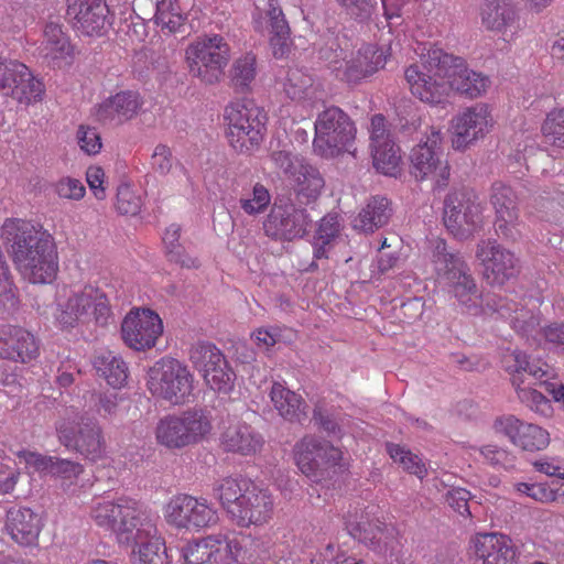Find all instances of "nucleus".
I'll use <instances>...</instances> for the list:
<instances>
[{"instance_id": "1", "label": "nucleus", "mask_w": 564, "mask_h": 564, "mask_svg": "<svg viewBox=\"0 0 564 564\" xmlns=\"http://www.w3.org/2000/svg\"><path fill=\"white\" fill-rule=\"evenodd\" d=\"M89 519L119 545L132 547L134 564H167L165 541L151 511L140 501L130 497L96 500Z\"/></svg>"}, {"instance_id": "2", "label": "nucleus", "mask_w": 564, "mask_h": 564, "mask_svg": "<svg viewBox=\"0 0 564 564\" xmlns=\"http://www.w3.org/2000/svg\"><path fill=\"white\" fill-rule=\"evenodd\" d=\"M0 239L25 281L32 284L55 281L59 269L57 246L42 225L22 218H7L0 227Z\"/></svg>"}, {"instance_id": "3", "label": "nucleus", "mask_w": 564, "mask_h": 564, "mask_svg": "<svg viewBox=\"0 0 564 564\" xmlns=\"http://www.w3.org/2000/svg\"><path fill=\"white\" fill-rule=\"evenodd\" d=\"M429 259L437 279L445 282L464 313L471 316L509 314L506 305L497 306L498 296L482 295L467 263L458 253L448 250L444 239L430 241Z\"/></svg>"}, {"instance_id": "4", "label": "nucleus", "mask_w": 564, "mask_h": 564, "mask_svg": "<svg viewBox=\"0 0 564 564\" xmlns=\"http://www.w3.org/2000/svg\"><path fill=\"white\" fill-rule=\"evenodd\" d=\"M214 496L239 528L263 527L273 519V495L249 479L223 478L215 485Z\"/></svg>"}, {"instance_id": "5", "label": "nucleus", "mask_w": 564, "mask_h": 564, "mask_svg": "<svg viewBox=\"0 0 564 564\" xmlns=\"http://www.w3.org/2000/svg\"><path fill=\"white\" fill-rule=\"evenodd\" d=\"M56 327L72 330L94 323L106 327L113 315L106 293L91 284L78 288L64 286L56 296L53 313Z\"/></svg>"}, {"instance_id": "6", "label": "nucleus", "mask_w": 564, "mask_h": 564, "mask_svg": "<svg viewBox=\"0 0 564 564\" xmlns=\"http://www.w3.org/2000/svg\"><path fill=\"white\" fill-rule=\"evenodd\" d=\"M390 55V47L364 44L348 56L334 37L318 48V58L327 63L337 79L347 84H358L373 75L384 67Z\"/></svg>"}, {"instance_id": "7", "label": "nucleus", "mask_w": 564, "mask_h": 564, "mask_svg": "<svg viewBox=\"0 0 564 564\" xmlns=\"http://www.w3.org/2000/svg\"><path fill=\"white\" fill-rule=\"evenodd\" d=\"M267 112L251 100H236L224 109L225 138L238 154L251 155L261 145L267 131Z\"/></svg>"}, {"instance_id": "8", "label": "nucleus", "mask_w": 564, "mask_h": 564, "mask_svg": "<svg viewBox=\"0 0 564 564\" xmlns=\"http://www.w3.org/2000/svg\"><path fill=\"white\" fill-rule=\"evenodd\" d=\"M502 365L511 376V383L516 389L519 401L535 414L542 417H552L554 413L551 401L540 391L525 383L524 376L529 375L536 381L543 378L554 377L553 368L541 359L531 360L530 357L519 350H508L502 357Z\"/></svg>"}, {"instance_id": "9", "label": "nucleus", "mask_w": 564, "mask_h": 564, "mask_svg": "<svg viewBox=\"0 0 564 564\" xmlns=\"http://www.w3.org/2000/svg\"><path fill=\"white\" fill-rule=\"evenodd\" d=\"M213 429V419L208 410L189 408L162 416L155 425L154 435L160 446L177 451L207 440Z\"/></svg>"}, {"instance_id": "10", "label": "nucleus", "mask_w": 564, "mask_h": 564, "mask_svg": "<svg viewBox=\"0 0 564 564\" xmlns=\"http://www.w3.org/2000/svg\"><path fill=\"white\" fill-rule=\"evenodd\" d=\"M445 53L441 48L429 50L426 56L404 69V79L413 97L430 106L447 102L448 68Z\"/></svg>"}, {"instance_id": "11", "label": "nucleus", "mask_w": 564, "mask_h": 564, "mask_svg": "<svg viewBox=\"0 0 564 564\" xmlns=\"http://www.w3.org/2000/svg\"><path fill=\"white\" fill-rule=\"evenodd\" d=\"M195 377L188 366L171 356L156 360L147 371L145 386L158 401L184 405L194 398Z\"/></svg>"}, {"instance_id": "12", "label": "nucleus", "mask_w": 564, "mask_h": 564, "mask_svg": "<svg viewBox=\"0 0 564 564\" xmlns=\"http://www.w3.org/2000/svg\"><path fill=\"white\" fill-rule=\"evenodd\" d=\"M313 149L322 158H336L356 151V126L339 107L332 106L318 113L314 123Z\"/></svg>"}, {"instance_id": "13", "label": "nucleus", "mask_w": 564, "mask_h": 564, "mask_svg": "<svg viewBox=\"0 0 564 564\" xmlns=\"http://www.w3.org/2000/svg\"><path fill=\"white\" fill-rule=\"evenodd\" d=\"M443 139L441 127L425 124L422 138L410 154L412 175L420 182H432L433 189H444L451 178L449 163L441 155Z\"/></svg>"}, {"instance_id": "14", "label": "nucleus", "mask_w": 564, "mask_h": 564, "mask_svg": "<svg viewBox=\"0 0 564 564\" xmlns=\"http://www.w3.org/2000/svg\"><path fill=\"white\" fill-rule=\"evenodd\" d=\"M250 558L246 540L227 533L197 538L184 547L185 564H248Z\"/></svg>"}, {"instance_id": "15", "label": "nucleus", "mask_w": 564, "mask_h": 564, "mask_svg": "<svg viewBox=\"0 0 564 564\" xmlns=\"http://www.w3.org/2000/svg\"><path fill=\"white\" fill-rule=\"evenodd\" d=\"M165 522L176 530L199 532L216 527L219 513L205 497L176 494L163 507Z\"/></svg>"}, {"instance_id": "16", "label": "nucleus", "mask_w": 564, "mask_h": 564, "mask_svg": "<svg viewBox=\"0 0 564 564\" xmlns=\"http://www.w3.org/2000/svg\"><path fill=\"white\" fill-rule=\"evenodd\" d=\"M185 57L192 76L214 85L224 76L230 58V46L221 35H205L192 42Z\"/></svg>"}, {"instance_id": "17", "label": "nucleus", "mask_w": 564, "mask_h": 564, "mask_svg": "<svg viewBox=\"0 0 564 564\" xmlns=\"http://www.w3.org/2000/svg\"><path fill=\"white\" fill-rule=\"evenodd\" d=\"M56 433L61 444L89 462L96 463L106 457V437L95 419L80 417L77 421L69 415L63 416L56 423Z\"/></svg>"}, {"instance_id": "18", "label": "nucleus", "mask_w": 564, "mask_h": 564, "mask_svg": "<svg viewBox=\"0 0 564 564\" xmlns=\"http://www.w3.org/2000/svg\"><path fill=\"white\" fill-rule=\"evenodd\" d=\"M444 225L458 239H467L484 226V206L470 189L449 192L444 200Z\"/></svg>"}, {"instance_id": "19", "label": "nucleus", "mask_w": 564, "mask_h": 564, "mask_svg": "<svg viewBox=\"0 0 564 564\" xmlns=\"http://www.w3.org/2000/svg\"><path fill=\"white\" fill-rule=\"evenodd\" d=\"M294 460L303 475L313 482H321L336 473L343 452L329 442L306 435L294 446Z\"/></svg>"}, {"instance_id": "20", "label": "nucleus", "mask_w": 564, "mask_h": 564, "mask_svg": "<svg viewBox=\"0 0 564 564\" xmlns=\"http://www.w3.org/2000/svg\"><path fill=\"white\" fill-rule=\"evenodd\" d=\"M189 360L213 391L223 394L232 391L236 375L216 345L208 341L195 344L189 350Z\"/></svg>"}, {"instance_id": "21", "label": "nucleus", "mask_w": 564, "mask_h": 564, "mask_svg": "<svg viewBox=\"0 0 564 564\" xmlns=\"http://www.w3.org/2000/svg\"><path fill=\"white\" fill-rule=\"evenodd\" d=\"M494 118L490 107L485 102H477L466 107L452 119V148L465 151L476 141L484 139L494 128Z\"/></svg>"}, {"instance_id": "22", "label": "nucleus", "mask_w": 564, "mask_h": 564, "mask_svg": "<svg viewBox=\"0 0 564 564\" xmlns=\"http://www.w3.org/2000/svg\"><path fill=\"white\" fill-rule=\"evenodd\" d=\"M0 91L20 104L30 105L43 99L45 86L25 64L0 59Z\"/></svg>"}, {"instance_id": "23", "label": "nucleus", "mask_w": 564, "mask_h": 564, "mask_svg": "<svg viewBox=\"0 0 564 564\" xmlns=\"http://www.w3.org/2000/svg\"><path fill=\"white\" fill-rule=\"evenodd\" d=\"M479 18L487 32L499 35L507 43L514 42L525 26L513 0H482Z\"/></svg>"}, {"instance_id": "24", "label": "nucleus", "mask_w": 564, "mask_h": 564, "mask_svg": "<svg viewBox=\"0 0 564 564\" xmlns=\"http://www.w3.org/2000/svg\"><path fill=\"white\" fill-rule=\"evenodd\" d=\"M348 533L365 543L376 552H387L399 546L395 538V528L381 521L370 511L361 510L349 513L346 519Z\"/></svg>"}, {"instance_id": "25", "label": "nucleus", "mask_w": 564, "mask_h": 564, "mask_svg": "<svg viewBox=\"0 0 564 564\" xmlns=\"http://www.w3.org/2000/svg\"><path fill=\"white\" fill-rule=\"evenodd\" d=\"M476 259L482 267L484 279L491 285H503L519 273V259L514 252L496 239H482L477 243Z\"/></svg>"}, {"instance_id": "26", "label": "nucleus", "mask_w": 564, "mask_h": 564, "mask_svg": "<svg viewBox=\"0 0 564 564\" xmlns=\"http://www.w3.org/2000/svg\"><path fill=\"white\" fill-rule=\"evenodd\" d=\"M163 334V322L158 313L150 308L130 311L121 323L123 343L135 351L153 348Z\"/></svg>"}, {"instance_id": "27", "label": "nucleus", "mask_w": 564, "mask_h": 564, "mask_svg": "<svg viewBox=\"0 0 564 564\" xmlns=\"http://www.w3.org/2000/svg\"><path fill=\"white\" fill-rule=\"evenodd\" d=\"M490 204L495 209V230L502 239L516 242L521 237L518 197L502 182H496L490 191Z\"/></svg>"}, {"instance_id": "28", "label": "nucleus", "mask_w": 564, "mask_h": 564, "mask_svg": "<svg viewBox=\"0 0 564 564\" xmlns=\"http://www.w3.org/2000/svg\"><path fill=\"white\" fill-rule=\"evenodd\" d=\"M312 219L305 209L294 205H274L263 221L264 234L280 241H292L306 235Z\"/></svg>"}, {"instance_id": "29", "label": "nucleus", "mask_w": 564, "mask_h": 564, "mask_svg": "<svg viewBox=\"0 0 564 564\" xmlns=\"http://www.w3.org/2000/svg\"><path fill=\"white\" fill-rule=\"evenodd\" d=\"M495 429L503 434L516 447L525 452H540L545 449L550 442V433L542 426L525 422L509 414L495 421Z\"/></svg>"}, {"instance_id": "30", "label": "nucleus", "mask_w": 564, "mask_h": 564, "mask_svg": "<svg viewBox=\"0 0 564 564\" xmlns=\"http://www.w3.org/2000/svg\"><path fill=\"white\" fill-rule=\"evenodd\" d=\"M470 550L475 564H518L517 547L503 533H476L470 539Z\"/></svg>"}, {"instance_id": "31", "label": "nucleus", "mask_w": 564, "mask_h": 564, "mask_svg": "<svg viewBox=\"0 0 564 564\" xmlns=\"http://www.w3.org/2000/svg\"><path fill=\"white\" fill-rule=\"evenodd\" d=\"M105 0H68L66 17L73 28L87 36H101L108 23Z\"/></svg>"}, {"instance_id": "32", "label": "nucleus", "mask_w": 564, "mask_h": 564, "mask_svg": "<svg viewBox=\"0 0 564 564\" xmlns=\"http://www.w3.org/2000/svg\"><path fill=\"white\" fill-rule=\"evenodd\" d=\"M40 356V340L22 326H0V358L29 364Z\"/></svg>"}, {"instance_id": "33", "label": "nucleus", "mask_w": 564, "mask_h": 564, "mask_svg": "<svg viewBox=\"0 0 564 564\" xmlns=\"http://www.w3.org/2000/svg\"><path fill=\"white\" fill-rule=\"evenodd\" d=\"M143 106L138 91L120 90L94 107L95 119L101 124L121 126L134 119Z\"/></svg>"}, {"instance_id": "34", "label": "nucleus", "mask_w": 564, "mask_h": 564, "mask_svg": "<svg viewBox=\"0 0 564 564\" xmlns=\"http://www.w3.org/2000/svg\"><path fill=\"white\" fill-rule=\"evenodd\" d=\"M448 70V93L455 90L468 98H478L489 88L490 78L480 72L470 69L463 57L447 53L445 61Z\"/></svg>"}, {"instance_id": "35", "label": "nucleus", "mask_w": 564, "mask_h": 564, "mask_svg": "<svg viewBox=\"0 0 564 564\" xmlns=\"http://www.w3.org/2000/svg\"><path fill=\"white\" fill-rule=\"evenodd\" d=\"M43 525L42 517L29 507H11L6 513V532L21 546L37 545Z\"/></svg>"}, {"instance_id": "36", "label": "nucleus", "mask_w": 564, "mask_h": 564, "mask_svg": "<svg viewBox=\"0 0 564 564\" xmlns=\"http://www.w3.org/2000/svg\"><path fill=\"white\" fill-rule=\"evenodd\" d=\"M220 444L226 452L251 456L261 449L263 438L250 424L232 417L221 432Z\"/></svg>"}, {"instance_id": "37", "label": "nucleus", "mask_w": 564, "mask_h": 564, "mask_svg": "<svg viewBox=\"0 0 564 564\" xmlns=\"http://www.w3.org/2000/svg\"><path fill=\"white\" fill-rule=\"evenodd\" d=\"M268 394L274 410L285 421L302 422L307 417L308 405L305 399L284 382L273 381Z\"/></svg>"}, {"instance_id": "38", "label": "nucleus", "mask_w": 564, "mask_h": 564, "mask_svg": "<svg viewBox=\"0 0 564 564\" xmlns=\"http://www.w3.org/2000/svg\"><path fill=\"white\" fill-rule=\"evenodd\" d=\"M391 217L390 202L386 197L372 196L354 220V228L373 232L388 224Z\"/></svg>"}, {"instance_id": "39", "label": "nucleus", "mask_w": 564, "mask_h": 564, "mask_svg": "<svg viewBox=\"0 0 564 564\" xmlns=\"http://www.w3.org/2000/svg\"><path fill=\"white\" fill-rule=\"evenodd\" d=\"M41 52L46 59L53 62L73 57L74 47L61 24L50 22L45 25Z\"/></svg>"}, {"instance_id": "40", "label": "nucleus", "mask_w": 564, "mask_h": 564, "mask_svg": "<svg viewBox=\"0 0 564 564\" xmlns=\"http://www.w3.org/2000/svg\"><path fill=\"white\" fill-rule=\"evenodd\" d=\"M506 305L509 312L508 315L498 314L501 318L508 319L511 327L519 334L524 336H531L534 332H536L540 322L541 314L540 312H534L535 305L533 304L532 308L527 306H521L512 301L507 299L498 297L497 306Z\"/></svg>"}, {"instance_id": "41", "label": "nucleus", "mask_w": 564, "mask_h": 564, "mask_svg": "<svg viewBox=\"0 0 564 564\" xmlns=\"http://www.w3.org/2000/svg\"><path fill=\"white\" fill-rule=\"evenodd\" d=\"M283 89L290 99L297 102H313L319 94V86L315 84V79L300 68L288 70Z\"/></svg>"}, {"instance_id": "42", "label": "nucleus", "mask_w": 564, "mask_h": 564, "mask_svg": "<svg viewBox=\"0 0 564 564\" xmlns=\"http://www.w3.org/2000/svg\"><path fill=\"white\" fill-rule=\"evenodd\" d=\"M371 154L376 170L388 176H397L402 171V154L393 139L371 144Z\"/></svg>"}, {"instance_id": "43", "label": "nucleus", "mask_w": 564, "mask_h": 564, "mask_svg": "<svg viewBox=\"0 0 564 564\" xmlns=\"http://www.w3.org/2000/svg\"><path fill=\"white\" fill-rule=\"evenodd\" d=\"M94 368L113 388H121L128 380V366L121 356L112 351L100 352L94 359Z\"/></svg>"}, {"instance_id": "44", "label": "nucleus", "mask_w": 564, "mask_h": 564, "mask_svg": "<svg viewBox=\"0 0 564 564\" xmlns=\"http://www.w3.org/2000/svg\"><path fill=\"white\" fill-rule=\"evenodd\" d=\"M252 25L256 32L264 35L289 25L279 0H267L262 7H257L252 14Z\"/></svg>"}, {"instance_id": "45", "label": "nucleus", "mask_w": 564, "mask_h": 564, "mask_svg": "<svg viewBox=\"0 0 564 564\" xmlns=\"http://www.w3.org/2000/svg\"><path fill=\"white\" fill-rule=\"evenodd\" d=\"M341 225L337 214H327L324 216L313 237L314 259H327L332 242L338 237Z\"/></svg>"}, {"instance_id": "46", "label": "nucleus", "mask_w": 564, "mask_h": 564, "mask_svg": "<svg viewBox=\"0 0 564 564\" xmlns=\"http://www.w3.org/2000/svg\"><path fill=\"white\" fill-rule=\"evenodd\" d=\"M256 76L257 57L253 53H246L232 63L230 80L235 89L241 93L249 90Z\"/></svg>"}, {"instance_id": "47", "label": "nucleus", "mask_w": 564, "mask_h": 564, "mask_svg": "<svg viewBox=\"0 0 564 564\" xmlns=\"http://www.w3.org/2000/svg\"><path fill=\"white\" fill-rule=\"evenodd\" d=\"M514 488L518 492L542 503L554 502L564 497V482L557 480L545 484L518 482Z\"/></svg>"}, {"instance_id": "48", "label": "nucleus", "mask_w": 564, "mask_h": 564, "mask_svg": "<svg viewBox=\"0 0 564 564\" xmlns=\"http://www.w3.org/2000/svg\"><path fill=\"white\" fill-rule=\"evenodd\" d=\"M180 237L181 227L176 224L170 225L164 231L162 240L169 260L185 268H197V259L192 258L185 253L183 246L178 242Z\"/></svg>"}, {"instance_id": "49", "label": "nucleus", "mask_w": 564, "mask_h": 564, "mask_svg": "<svg viewBox=\"0 0 564 564\" xmlns=\"http://www.w3.org/2000/svg\"><path fill=\"white\" fill-rule=\"evenodd\" d=\"M387 453L390 458L399 464L406 473L423 479L427 475V469L422 459L405 446L394 443H387Z\"/></svg>"}, {"instance_id": "50", "label": "nucleus", "mask_w": 564, "mask_h": 564, "mask_svg": "<svg viewBox=\"0 0 564 564\" xmlns=\"http://www.w3.org/2000/svg\"><path fill=\"white\" fill-rule=\"evenodd\" d=\"M541 133L549 145L564 150V107L553 108L546 113Z\"/></svg>"}, {"instance_id": "51", "label": "nucleus", "mask_w": 564, "mask_h": 564, "mask_svg": "<svg viewBox=\"0 0 564 564\" xmlns=\"http://www.w3.org/2000/svg\"><path fill=\"white\" fill-rule=\"evenodd\" d=\"M297 194L308 200L317 198L324 187V178L318 170L310 165H301L296 176Z\"/></svg>"}, {"instance_id": "52", "label": "nucleus", "mask_w": 564, "mask_h": 564, "mask_svg": "<svg viewBox=\"0 0 564 564\" xmlns=\"http://www.w3.org/2000/svg\"><path fill=\"white\" fill-rule=\"evenodd\" d=\"M239 203L241 209L247 215L256 216L267 210L271 203V195L263 184L256 183L252 187L251 196L241 197Z\"/></svg>"}, {"instance_id": "53", "label": "nucleus", "mask_w": 564, "mask_h": 564, "mask_svg": "<svg viewBox=\"0 0 564 564\" xmlns=\"http://www.w3.org/2000/svg\"><path fill=\"white\" fill-rule=\"evenodd\" d=\"M156 18L171 32H175L184 21L178 0L159 1L156 4Z\"/></svg>"}, {"instance_id": "54", "label": "nucleus", "mask_w": 564, "mask_h": 564, "mask_svg": "<svg viewBox=\"0 0 564 564\" xmlns=\"http://www.w3.org/2000/svg\"><path fill=\"white\" fill-rule=\"evenodd\" d=\"M79 149L87 155H97L102 149L101 135L96 127L79 124L76 130Z\"/></svg>"}, {"instance_id": "55", "label": "nucleus", "mask_w": 564, "mask_h": 564, "mask_svg": "<svg viewBox=\"0 0 564 564\" xmlns=\"http://www.w3.org/2000/svg\"><path fill=\"white\" fill-rule=\"evenodd\" d=\"M142 207V199L128 184H122L117 191L116 208L121 215H137Z\"/></svg>"}, {"instance_id": "56", "label": "nucleus", "mask_w": 564, "mask_h": 564, "mask_svg": "<svg viewBox=\"0 0 564 564\" xmlns=\"http://www.w3.org/2000/svg\"><path fill=\"white\" fill-rule=\"evenodd\" d=\"M316 564H365L362 560L348 555L339 545L329 543L315 558Z\"/></svg>"}, {"instance_id": "57", "label": "nucleus", "mask_w": 564, "mask_h": 564, "mask_svg": "<svg viewBox=\"0 0 564 564\" xmlns=\"http://www.w3.org/2000/svg\"><path fill=\"white\" fill-rule=\"evenodd\" d=\"M54 193L62 199L79 200L85 196L84 184L69 176L62 177L53 184Z\"/></svg>"}, {"instance_id": "58", "label": "nucleus", "mask_w": 564, "mask_h": 564, "mask_svg": "<svg viewBox=\"0 0 564 564\" xmlns=\"http://www.w3.org/2000/svg\"><path fill=\"white\" fill-rule=\"evenodd\" d=\"M269 44L275 58L286 57L290 54L293 45L290 25L270 33Z\"/></svg>"}, {"instance_id": "59", "label": "nucleus", "mask_w": 564, "mask_h": 564, "mask_svg": "<svg viewBox=\"0 0 564 564\" xmlns=\"http://www.w3.org/2000/svg\"><path fill=\"white\" fill-rule=\"evenodd\" d=\"M346 13L360 21L371 17L377 4L376 0H336Z\"/></svg>"}, {"instance_id": "60", "label": "nucleus", "mask_w": 564, "mask_h": 564, "mask_svg": "<svg viewBox=\"0 0 564 564\" xmlns=\"http://www.w3.org/2000/svg\"><path fill=\"white\" fill-rule=\"evenodd\" d=\"M17 456L25 464V467L40 474L50 475L54 457L45 456L31 451H20Z\"/></svg>"}, {"instance_id": "61", "label": "nucleus", "mask_w": 564, "mask_h": 564, "mask_svg": "<svg viewBox=\"0 0 564 564\" xmlns=\"http://www.w3.org/2000/svg\"><path fill=\"white\" fill-rule=\"evenodd\" d=\"M485 462L494 467H507L512 464V455L506 448L497 445H485L479 448Z\"/></svg>"}, {"instance_id": "62", "label": "nucleus", "mask_w": 564, "mask_h": 564, "mask_svg": "<svg viewBox=\"0 0 564 564\" xmlns=\"http://www.w3.org/2000/svg\"><path fill=\"white\" fill-rule=\"evenodd\" d=\"M83 471L84 467L82 464L54 457L50 475L70 480L77 478Z\"/></svg>"}, {"instance_id": "63", "label": "nucleus", "mask_w": 564, "mask_h": 564, "mask_svg": "<svg viewBox=\"0 0 564 564\" xmlns=\"http://www.w3.org/2000/svg\"><path fill=\"white\" fill-rule=\"evenodd\" d=\"M313 420L315 421V424L328 435L341 437L343 433L337 419L333 414L328 413L323 406H315L313 411Z\"/></svg>"}, {"instance_id": "64", "label": "nucleus", "mask_w": 564, "mask_h": 564, "mask_svg": "<svg viewBox=\"0 0 564 564\" xmlns=\"http://www.w3.org/2000/svg\"><path fill=\"white\" fill-rule=\"evenodd\" d=\"M173 166L171 149L165 144H158L151 156L152 170L161 175H166Z\"/></svg>"}]
</instances>
